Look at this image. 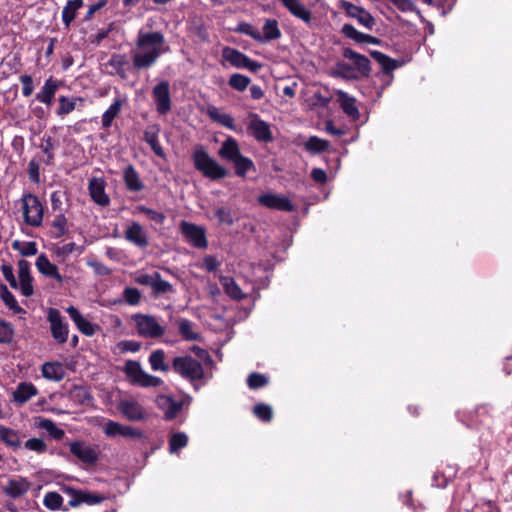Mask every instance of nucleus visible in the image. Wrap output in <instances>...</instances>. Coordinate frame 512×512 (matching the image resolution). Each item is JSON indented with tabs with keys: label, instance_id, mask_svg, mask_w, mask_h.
I'll use <instances>...</instances> for the list:
<instances>
[{
	"label": "nucleus",
	"instance_id": "1",
	"mask_svg": "<svg viewBox=\"0 0 512 512\" xmlns=\"http://www.w3.org/2000/svg\"><path fill=\"white\" fill-rule=\"evenodd\" d=\"M220 159L233 164L235 174L244 178L248 172H255L254 162L242 155L239 143L231 136H228L222 143L217 152Z\"/></svg>",
	"mask_w": 512,
	"mask_h": 512
},
{
	"label": "nucleus",
	"instance_id": "2",
	"mask_svg": "<svg viewBox=\"0 0 512 512\" xmlns=\"http://www.w3.org/2000/svg\"><path fill=\"white\" fill-rule=\"evenodd\" d=\"M164 37L160 32L140 33L134 64H152L163 52Z\"/></svg>",
	"mask_w": 512,
	"mask_h": 512
},
{
	"label": "nucleus",
	"instance_id": "3",
	"mask_svg": "<svg viewBox=\"0 0 512 512\" xmlns=\"http://www.w3.org/2000/svg\"><path fill=\"white\" fill-rule=\"evenodd\" d=\"M192 160L195 169L212 181L223 179L229 174V171L219 164L216 159L211 157L202 145H198L194 148Z\"/></svg>",
	"mask_w": 512,
	"mask_h": 512
},
{
	"label": "nucleus",
	"instance_id": "4",
	"mask_svg": "<svg viewBox=\"0 0 512 512\" xmlns=\"http://www.w3.org/2000/svg\"><path fill=\"white\" fill-rule=\"evenodd\" d=\"M172 367L183 378L200 380L204 377L202 364L189 355L177 356L172 361Z\"/></svg>",
	"mask_w": 512,
	"mask_h": 512
},
{
	"label": "nucleus",
	"instance_id": "5",
	"mask_svg": "<svg viewBox=\"0 0 512 512\" xmlns=\"http://www.w3.org/2000/svg\"><path fill=\"white\" fill-rule=\"evenodd\" d=\"M133 320L138 335L143 338L156 339L165 334V327L159 323L155 316L135 314L133 315Z\"/></svg>",
	"mask_w": 512,
	"mask_h": 512
},
{
	"label": "nucleus",
	"instance_id": "6",
	"mask_svg": "<svg viewBox=\"0 0 512 512\" xmlns=\"http://www.w3.org/2000/svg\"><path fill=\"white\" fill-rule=\"evenodd\" d=\"M22 210L24 221L33 227H38L43 221V206L39 198L31 193L22 197Z\"/></svg>",
	"mask_w": 512,
	"mask_h": 512
},
{
	"label": "nucleus",
	"instance_id": "7",
	"mask_svg": "<svg viewBox=\"0 0 512 512\" xmlns=\"http://www.w3.org/2000/svg\"><path fill=\"white\" fill-rule=\"evenodd\" d=\"M179 229L185 241L192 247L198 249L208 247L206 229L203 226L183 220L180 222Z\"/></svg>",
	"mask_w": 512,
	"mask_h": 512
},
{
	"label": "nucleus",
	"instance_id": "8",
	"mask_svg": "<svg viewBox=\"0 0 512 512\" xmlns=\"http://www.w3.org/2000/svg\"><path fill=\"white\" fill-rule=\"evenodd\" d=\"M47 320L50 324V331L53 339L58 344H63L68 340L69 328L64 317L56 308H49Z\"/></svg>",
	"mask_w": 512,
	"mask_h": 512
},
{
	"label": "nucleus",
	"instance_id": "9",
	"mask_svg": "<svg viewBox=\"0 0 512 512\" xmlns=\"http://www.w3.org/2000/svg\"><path fill=\"white\" fill-rule=\"evenodd\" d=\"M152 99L159 115H166L172 109L170 85L166 80L160 81L152 89Z\"/></svg>",
	"mask_w": 512,
	"mask_h": 512
},
{
	"label": "nucleus",
	"instance_id": "10",
	"mask_svg": "<svg viewBox=\"0 0 512 512\" xmlns=\"http://www.w3.org/2000/svg\"><path fill=\"white\" fill-rule=\"evenodd\" d=\"M70 453L87 466H93L99 459V452L96 446L84 441H73L68 444Z\"/></svg>",
	"mask_w": 512,
	"mask_h": 512
},
{
	"label": "nucleus",
	"instance_id": "11",
	"mask_svg": "<svg viewBox=\"0 0 512 512\" xmlns=\"http://www.w3.org/2000/svg\"><path fill=\"white\" fill-rule=\"evenodd\" d=\"M247 130L258 142L268 143L273 140L270 124L262 120L255 113L248 115Z\"/></svg>",
	"mask_w": 512,
	"mask_h": 512
},
{
	"label": "nucleus",
	"instance_id": "12",
	"mask_svg": "<svg viewBox=\"0 0 512 512\" xmlns=\"http://www.w3.org/2000/svg\"><path fill=\"white\" fill-rule=\"evenodd\" d=\"M30 488L31 483L27 478L14 476L7 480L2 490L10 498L17 499L25 495Z\"/></svg>",
	"mask_w": 512,
	"mask_h": 512
},
{
	"label": "nucleus",
	"instance_id": "13",
	"mask_svg": "<svg viewBox=\"0 0 512 512\" xmlns=\"http://www.w3.org/2000/svg\"><path fill=\"white\" fill-rule=\"evenodd\" d=\"M258 202L262 206L270 209L292 212L295 210V206L285 196H280L273 193L262 194L258 197Z\"/></svg>",
	"mask_w": 512,
	"mask_h": 512
},
{
	"label": "nucleus",
	"instance_id": "14",
	"mask_svg": "<svg viewBox=\"0 0 512 512\" xmlns=\"http://www.w3.org/2000/svg\"><path fill=\"white\" fill-rule=\"evenodd\" d=\"M106 183L102 178L93 177L89 180L88 190L92 200L104 207L109 205L110 198L105 192Z\"/></svg>",
	"mask_w": 512,
	"mask_h": 512
},
{
	"label": "nucleus",
	"instance_id": "15",
	"mask_svg": "<svg viewBox=\"0 0 512 512\" xmlns=\"http://www.w3.org/2000/svg\"><path fill=\"white\" fill-rule=\"evenodd\" d=\"M118 408L125 418L130 421H140L145 418L144 408L133 399H124L119 402Z\"/></svg>",
	"mask_w": 512,
	"mask_h": 512
},
{
	"label": "nucleus",
	"instance_id": "16",
	"mask_svg": "<svg viewBox=\"0 0 512 512\" xmlns=\"http://www.w3.org/2000/svg\"><path fill=\"white\" fill-rule=\"evenodd\" d=\"M157 407L164 413L167 420L174 419L182 409L183 402L177 401L167 395H159L156 398Z\"/></svg>",
	"mask_w": 512,
	"mask_h": 512
},
{
	"label": "nucleus",
	"instance_id": "17",
	"mask_svg": "<svg viewBox=\"0 0 512 512\" xmlns=\"http://www.w3.org/2000/svg\"><path fill=\"white\" fill-rule=\"evenodd\" d=\"M125 239L137 247L145 248L148 246V237L147 234L138 222H133L131 225L127 227L124 232Z\"/></svg>",
	"mask_w": 512,
	"mask_h": 512
},
{
	"label": "nucleus",
	"instance_id": "18",
	"mask_svg": "<svg viewBox=\"0 0 512 512\" xmlns=\"http://www.w3.org/2000/svg\"><path fill=\"white\" fill-rule=\"evenodd\" d=\"M336 102L350 119L354 121L359 119L360 113L358 107L356 106V99L354 97H351L347 93L338 90L336 91Z\"/></svg>",
	"mask_w": 512,
	"mask_h": 512
},
{
	"label": "nucleus",
	"instance_id": "19",
	"mask_svg": "<svg viewBox=\"0 0 512 512\" xmlns=\"http://www.w3.org/2000/svg\"><path fill=\"white\" fill-rule=\"evenodd\" d=\"M38 393L37 388L29 382H21L12 393L13 402L18 406L25 404Z\"/></svg>",
	"mask_w": 512,
	"mask_h": 512
},
{
	"label": "nucleus",
	"instance_id": "20",
	"mask_svg": "<svg viewBox=\"0 0 512 512\" xmlns=\"http://www.w3.org/2000/svg\"><path fill=\"white\" fill-rule=\"evenodd\" d=\"M36 268L42 275L55 279L58 283L63 282V277L58 272L57 266L52 263L45 254H40L36 260Z\"/></svg>",
	"mask_w": 512,
	"mask_h": 512
},
{
	"label": "nucleus",
	"instance_id": "21",
	"mask_svg": "<svg viewBox=\"0 0 512 512\" xmlns=\"http://www.w3.org/2000/svg\"><path fill=\"white\" fill-rule=\"evenodd\" d=\"M159 133L160 127L158 125H150L144 131V140L158 157L165 159L166 153L160 145Z\"/></svg>",
	"mask_w": 512,
	"mask_h": 512
},
{
	"label": "nucleus",
	"instance_id": "22",
	"mask_svg": "<svg viewBox=\"0 0 512 512\" xmlns=\"http://www.w3.org/2000/svg\"><path fill=\"white\" fill-rule=\"evenodd\" d=\"M66 312L81 333L86 336H92L95 333L94 325L86 318H84V316L79 312L77 308L74 306H69L66 308Z\"/></svg>",
	"mask_w": 512,
	"mask_h": 512
},
{
	"label": "nucleus",
	"instance_id": "23",
	"mask_svg": "<svg viewBox=\"0 0 512 512\" xmlns=\"http://www.w3.org/2000/svg\"><path fill=\"white\" fill-rule=\"evenodd\" d=\"M67 491L71 493V495L73 496L72 499L69 501V505L71 507H76L81 503L95 505L101 503L104 499L102 496L94 493L77 491L74 489H67Z\"/></svg>",
	"mask_w": 512,
	"mask_h": 512
},
{
	"label": "nucleus",
	"instance_id": "24",
	"mask_svg": "<svg viewBox=\"0 0 512 512\" xmlns=\"http://www.w3.org/2000/svg\"><path fill=\"white\" fill-rule=\"evenodd\" d=\"M178 333L185 341H200L202 336L195 330V324L187 318H177Z\"/></svg>",
	"mask_w": 512,
	"mask_h": 512
},
{
	"label": "nucleus",
	"instance_id": "25",
	"mask_svg": "<svg viewBox=\"0 0 512 512\" xmlns=\"http://www.w3.org/2000/svg\"><path fill=\"white\" fill-rule=\"evenodd\" d=\"M123 180L129 191L139 192L144 188V184L141 181L138 172L131 164L126 166L124 169Z\"/></svg>",
	"mask_w": 512,
	"mask_h": 512
},
{
	"label": "nucleus",
	"instance_id": "26",
	"mask_svg": "<svg viewBox=\"0 0 512 512\" xmlns=\"http://www.w3.org/2000/svg\"><path fill=\"white\" fill-rule=\"evenodd\" d=\"M282 5L295 17L301 19L305 23L311 21V12L302 5L298 0H279Z\"/></svg>",
	"mask_w": 512,
	"mask_h": 512
},
{
	"label": "nucleus",
	"instance_id": "27",
	"mask_svg": "<svg viewBox=\"0 0 512 512\" xmlns=\"http://www.w3.org/2000/svg\"><path fill=\"white\" fill-rule=\"evenodd\" d=\"M347 12L351 17L356 18L362 26L369 30H371L375 25V20L371 14L359 6L348 3Z\"/></svg>",
	"mask_w": 512,
	"mask_h": 512
},
{
	"label": "nucleus",
	"instance_id": "28",
	"mask_svg": "<svg viewBox=\"0 0 512 512\" xmlns=\"http://www.w3.org/2000/svg\"><path fill=\"white\" fill-rule=\"evenodd\" d=\"M42 376L50 381H61L65 377V369L59 362H46L42 365Z\"/></svg>",
	"mask_w": 512,
	"mask_h": 512
},
{
	"label": "nucleus",
	"instance_id": "29",
	"mask_svg": "<svg viewBox=\"0 0 512 512\" xmlns=\"http://www.w3.org/2000/svg\"><path fill=\"white\" fill-rule=\"evenodd\" d=\"M60 86V82L50 77L44 83L40 92L37 93L36 99L44 104H51L53 97Z\"/></svg>",
	"mask_w": 512,
	"mask_h": 512
},
{
	"label": "nucleus",
	"instance_id": "30",
	"mask_svg": "<svg viewBox=\"0 0 512 512\" xmlns=\"http://www.w3.org/2000/svg\"><path fill=\"white\" fill-rule=\"evenodd\" d=\"M150 367L155 372H168L170 370L169 364L166 362V353L162 349L153 350L148 358Z\"/></svg>",
	"mask_w": 512,
	"mask_h": 512
},
{
	"label": "nucleus",
	"instance_id": "31",
	"mask_svg": "<svg viewBox=\"0 0 512 512\" xmlns=\"http://www.w3.org/2000/svg\"><path fill=\"white\" fill-rule=\"evenodd\" d=\"M0 441L3 442L6 446L16 450L21 447V437L19 432L3 426L0 424Z\"/></svg>",
	"mask_w": 512,
	"mask_h": 512
},
{
	"label": "nucleus",
	"instance_id": "32",
	"mask_svg": "<svg viewBox=\"0 0 512 512\" xmlns=\"http://www.w3.org/2000/svg\"><path fill=\"white\" fill-rule=\"evenodd\" d=\"M220 283L225 293L234 300H242L245 298V294L242 292L239 285L230 276H221Z\"/></svg>",
	"mask_w": 512,
	"mask_h": 512
},
{
	"label": "nucleus",
	"instance_id": "33",
	"mask_svg": "<svg viewBox=\"0 0 512 512\" xmlns=\"http://www.w3.org/2000/svg\"><path fill=\"white\" fill-rule=\"evenodd\" d=\"M331 99V96L324 95L321 90H318L308 97L307 104L311 110H315L319 116H323L322 110L327 107Z\"/></svg>",
	"mask_w": 512,
	"mask_h": 512
},
{
	"label": "nucleus",
	"instance_id": "34",
	"mask_svg": "<svg viewBox=\"0 0 512 512\" xmlns=\"http://www.w3.org/2000/svg\"><path fill=\"white\" fill-rule=\"evenodd\" d=\"M342 33L357 43H377V38L359 32L353 25L345 24L342 27Z\"/></svg>",
	"mask_w": 512,
	"mask_h": 512
},
{
	"label": "nucleus",
	"instance_id": "35",
	"mask_svg": "<svg viewBox=\"0 0 512 512\" xmlns=\"http://www.w3.org/2000/svg\"><path fill=\"white\" fill-rule=\"evenodd\" d=\"M281 32L278 22L275 19H267L263 25V32H261V42L278 39Z\"/></svg>",
	"mask_w": 512,
	"mask_h": 512
},
{
	"label": "nucleus",
	"instance_id": "36",
	"mask_svg": "<svg viewBox=\"0 0 512 512\" xmlns=\"http://www.w3.org/2000/svg\"><path fill=\"white\" fill-rule=\"evenodd\" d=\"M83 6V0H69L62 10V21L68 27L76 18L77 10Z\"/></svg>",
	"mask_w": 512,
	"mask_h": 512
},
{
	"label": "nucleus",
	"instance_id": "37",
	"mask_svg": "<svg viewBox=\"0 0 512 512\" xmlns=\"http://www.w3.org/2000/svg\"><path fill=\"white\" fill-rule=\"evenodd\" d=\"M35 425L38 428L46 430L56 440L62 439L65 435L64 430L58 428L55 422L51 419L39 417L36 420Z\"/></svg>",
	"mask_w": 512,
	"mask_h": 512
},
{
	"label": "nucleus",
	"instance_id": "38",
	"mask_svg": "<svg viewBox=\"0 0 512 512\" xmlns=\"http://www.w3.org/2000/svg\"><path fill=\"white\" fill-rule=\"evenodd\" d=\"M155 296L174 293V287L166 280L162 279L160 273L154 272V281L151 287Z\"/></svg>",
	"mask_w": 512,
	"mask_h": 512
},
{
	"label": "nucleus",
	"instance_id": "39",
	"mask_svg": "<svg viewBox=\"0 0 512 512\" xmlns=\"http://www.w3.org/2000/svg\"><path fill=\"white\" fill-rule=\"evenodd\" d=\"M223 59L229 64H256L234 48H224Z\"/></svg>",
	"mask_w": 512,
	"mask_h": 512
},
{
	"label": "nucleus",
	"instance_id": "40",
	"mask_svg": "<svg viewBox=\"0 0 512 512\" xmlns=\"http://www.w3.org/2000/svg\"><path fill=\"white\" fill-rule=\"evenodd\" d=\"M188 444V436L184 432L172 433L169 438V452L177 453Z\"/></svg>",
	"mask_w": 512,
	"mask_h": 512
},
{
	"label": "nucleus",
	"instance_id": "41",
	"mask_svg": "<svg viewBox=\"0 0 512 512\" xmlns=\"http://www.w3.org/2000/svg\"><path fill=\"white\" fill-rule=\"evenodd\" d=\"M341 73L346 77L360 78L368 76L371 71V66H339Z\"/></svg>",
	"mask_w": 512,
	"mask_h": 512
},
{
	"label": "nucleus",
	"instance_id": "42",
	"mask_svg": "<svg viewBox=\"0 0 512 512\" xmlns=\"http://www.w3.org/2000/svg\"><path fill=\"white\" fill-rule=\"evenodd\" d=\"M56 142L50 137L44 135L40 144V149L46 155L45 163L47 165L53 164L54 161V149L56 148Z\"/></svg>",
	"mask_w": 512,
	"mask_h": 512
},
{
	"label": "nucleus",
	"instance_id": "43",
	"mask_svg": "<svg viewBox=\"0 0 512 512\" xmlns=\"http://www.w3.org/2000/svg\"><path fill=\"white\" fill-rule=\"evenodd\" d=\"M43 504L50 511L60 510L63 505V497L57 492H47L44 496Z\"/></svg>",
	"mask_w": 512,
	"mask_h": 512
},
{
	"label": "nucleus",
	"instance_id": "44",
	"mask_svg": "<svg viewBox=\"0 0 512 512\" xmlns=\"http://www.w3.org/2000/svg\"><path fill=\"white\" fill-rule=\"evenodd\" d=\"M121 110V101L115 100L110 107L102 115V126L108 128L111 126L114 118L119 114Z\"/></svg>",
	"mask_w": 512,
	"mask_h": 512
},
{
	"label": "nucleus",
	"instance_id": "45",
	"mask_svg": "<svg viewBox=\"0 0 512 512\" xmlns=\"http://www.w3.org/2000/svg\"><path fill=\"white\" fill-rule=\"evenodd\" d=\"M123 371L126 374V376L131 380V382L135 384L144 370L142 369L139 362L128 360L125 363Z\"/></svg>",
	"mask_w": 512,
	"mask_h": 512
},
{
	"label": "nucleus",
	"instance_id": "46",
	"mask_svg": "<svg viewBox=\"0 0 512 512\" xmlns=\"http://www.w3.org/2000/svg\"><path fill=\"white\" fill-rule=\"evenodd\" d=\"M1 299L5 305L15 313H22L24 310L19 306L15 296L5 285L1 286Z\"/></svg>",
	"mask_w": 512,
	"mask_h": 512
},
{
	"label": "nucleus",
	"instance_id": "47",
	"mask_svg": "<svg viewBox=\"0 0 512 512\" xmlns=\"http://www.w3.org/2000/svg\"><path fill=\"white\" fill-rule=\"evenodd\" d=\"M12 247L14 250H18L19 253L25 257L36 255L38 252L37 244L34 241L21 243L20 241L15 240L12 243Z\"/></svg>",
	"mask_w": 512,
	"mask_h": 512
},
{
	"label": "nucleus",
	"instance_id": "48",
	"mask_svg": "<svg viewBox=\"0 0 512 512\" xmlns=\"http://www.w3.org/2000/svg\"><path fill=\"white\" fill-rule=\"evenodd\" d=\"M51 226L53 229L52 233L55 238L63 236L67 231V219L64 213H58L52 221Z\"/></svg>",
	"mask_w": 512,
	"mask_h": 512
},
{
	"label": "nucleus",
	"instance_id": "49",
	"mask_svg": "<svg viewBox=\"0 0 512 512\" xmlns=\"http://www.w3.org/2000/svg\"><path fill=\"white\" fill-rule=\"evenodd\" d=\"M329 147V143L326 140L318 138L316 136L310 137L305 143V148L310 152H322Z\"/></svg>",
	"mask_w": 512,
	"mask_h": 512
},
{
	"label": "nucleus",
	"instance_id": "50",
	"mask_svg": "<svg viewBox=\"0 0 512 512\" xmlns=\"http://www.w3.org/2000/svg\"><path fill=\"white\" fill-rule=\"evenodd\" d=\"M235 31L240 32L245 35H248L251 38H253L254 40L261 42V31L249 23L240 22L237 25V28L235 29Z\"/></svg>",
	"mask_w": 512,
	"mask_h": 512
},
{
	"label": "nucleus",
	"instance_id": "51",
	"mask_svg": "<svg viewBox=\"0 0 512 512\" xmlns=\"http://www.w3.org/2000/svg\"><path fill=\"white\" fill-rule=\"evenodd\" d=\"M250 84V78L242 74H232L229 79V85L237 91H244Z\"/></svg>",
	"mask_w": 512,
	"mask_h": 512
},
{
	"label": "nucleus",
	"instance_id": "52",
	"mask_svg": "<svg viewBox=\"0 0 512 512\" xmlns=\"http://www.w3.org/2000/svg\"><path fill=\"white\" fill-rule=\"evenodd\" d=\"M210 116L214 121L218 122L222 126L231 130L235 129L234 118L230 114L211 111Z\"/></svg>",
	"mask_w": 512,
	"mask_h": 512
},
{
	"label": "nucleus",
	"instance_id": "53",
	"mask_svg": "<svg viewBox=\"0 0 512 512\" xmlns=\"http://www.w3.org/2000/svg\"><path fill=\"white\" fill-rule=\"evenodd\" d=\"M135 384L142 387H158L163 384V381L159 377L150 375L143 371Z\"/></svg>",
	"mask_w": 512,
	"mask_h": 512
},
{
	"label": "nucleus",
	"instance_id": "54",
	"mask_svg": "<svg viewBox=\"0 0 512 512\" xmlns=\"http://www.w3.org/2000/svg\"><path fill=\"white\" fill-rule=\"evenodd\" d=\"M141 297V292L137 288L126 287L123 291V299L129 305H138L141 301Z\"/></svg>",
	"mask_w": 512,
	"mask_h": 512
},
{
	"label": "nucleus",
	"instance_id": "55",
	"mask_svg": "<svg viewBox=\"0 0 512 512\" xmlns=\"http://www.w3.org/2000/svg\"><path fill=\"white\" fill-rule=\"evenodd\" d=\"M254 415L262 421L269 422L272 419L273 411L267 404H257L253 409Z\"/></svg>",
	"mask_w": 512,
	"mask_h": 512
},
{
	"label": "nucleus",
	"instance_id": "56",
	"mask_svg": "<svg viewBox=\"0 0 512 512\" xmlns=\"http://www.w3.org/2000/svg\"><path fill=\"white\" fill-rule=\"evenodd\" d=\"M76 107V99L75 98H67L65 96H61L59 98V115H66L72 112Z\"/></svg>",
	"mask_w": 512,
	"mask_h": 512
},
{
	"label": "nucleus",
	"instance_id": "57",
	"mask_svg": "<svg viewBox=\"0 0 512 512\" xmlns=\"http://www.w3.org/2000/svg\"><path fill=\"white\" fill-rule=\"evenodd\" d=\"M14 330L10 323L0 320V343H10L13 340Z\"/></svg>",
	"mask_w": 512,
	"mask_h": 512
},
{
	"label": "nucleus",
	"instance_id": "58",
	"mask_svg": "<svg viewBox=\"0 0 512 512\" xmlns=\"http://www.w3.org/2000/svg\"><path fill=\"white\" fill-rule=\"evenodd\" d=\"M268 383V378L259 373H251L248 376L247 384L251 389H258L264 387Z\"/></svg>",
	"mask_w": 512,
	"mask_h": 512
},
{
	"label": "nucleus",
	"instance_id": "59",
	"mask_svg": "<svg viewBox=\"0 0 512 512\" xmlns=\"http://www.w3.org/2000/svg\"><path fill=\"white\" fill-rule=\"evenodd\" d=\"M215 217L221 224L231 226L234 223V218L232 216L231 210L225 207L217 208L215 211Z\"/></svg>",
	"mask_w": 512,
	"mask_h": 512
},
{
	"label": "nucleus",
	"instance_id": "60",
	"mask_svg": "<svg viewBox=\"0 0 512 512\" xmlns=\"http://www.w3.org/2000/svg\"><path fill=\"white\" fill-rule=\"evenodd\" d=\"M24 447L36 453H44L47 450L46 443L40 438H31L24 443Z\"/></svg>",
	"mask_w": 512,
	"mask_h": 512
},
{
	"label": "nucleus",
	"instance_id": "61",
	"mask_svg": "<svg viewBox=\"0 0 512 512\" xmlns=\"http://www.w3.org/2000/svg\"><path fill=\"white\" fill-rule=\"evenodd\" d=\"M66 199L65 192L63 191H54L51 194V207L53 211H58L59 213H64L63 209V201Z\"/></svg>",
	"mask_w": 512,
	"mask_h": 512
},
{
	"label": "nucleus",
	"instance_id": "62",
	"mask_svg": "<svg viewBox=\"0 0 512 512\" xmlns=\"http://www.w3.org/2000/svg\"><path fill=\"white\" fill-rule=\"evenodd\" d=\"M138 211L147 215V217L158 224H162L165 220V215L162 212L147 208L145 206H138Z\"/></svg>",
	"mask_w": 512,
	"mask_h": 512
},
{
	"label": "nucleus",
	"instance_id": "63",
	"mask_svg": "<svg viewBox=\"0 0 512 512\" xmlns=\"http://www.w3.org/2000/svg\"><path fill=\"white\" fill-rule=\"evenodd\" d=\"M18 288L20 289V292L23 296L29 297L33 295L34 288H33V277H27V278H19Z\"/></svg>",
	"mask_w": 512,
	"mask_h": 512
},
{
	"label": "nucleus",
	"instance_id": "64",
	"mask_svg": "<svg viewBox=\"0 0 512 512\" xmlns=\"http://www.w3.org/2000/svg\"><path fill=\"white\" fill-rule=\"evenodd\" d=\"M1 272L5 280L10 284V286L14 289H18V283L14 275L13 267L8 264H3L1 266Z\"/></svg>",
	"mask_w": 512,
	"mask_h": 512
}]
</instances>
